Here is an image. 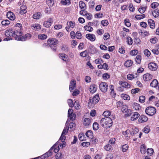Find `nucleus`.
I'll return each mask as SVG.
<instances>
[{"label": "nucleus", "instance_id": "42", "mask_svg": "<svg viewBox=\"0 0 159 159\" xmlns=\"http://www.w3.org/2000/svg\"><path fill=\"white\" fill-rule=\"evenodd\" d=\"M93 129L95 130H97L99 128V125L97 122H94L93 125Z\"/></svg>", "mask_w": 159, "mask_h": 159}, {"label": "nucleus", "instance_id": "38", "mask_svg": "<svg viewBox=\"0 0 159 159\" xmlns=\"http://www.w3.org/2000/svg\"><path fill=\"white\" fill-rule=\"evenodd\" d=\"M147 154L150 156L152 155L154 152V150L152 148H148L146 151Z\"/></svg>", "mask_w": 159, "mask_h": 159}, {"label": "nucleus", "instance_id": "52", "mask_svg": "<svg viewBox=\"0 0 159 159\" xmlns=\"http://www.w3.org/2000/svg\"><path fill=\"white\" fill-rule=\"evenodd\" d=\"M140 91V89L139 88L133 89L131 90V93L132 94H135Z\"/></svg>", "mask_w": 159, "mask_h": 159}, {"label": "nucleus", "instance_id": "25", "mask_svg": "<svg viewBox=\"0 0 159 159\" xmlns=\"http://www.w3.org/2000/svg\"><path fill=\"white\" fill-rule=\"evenodd\" d=\"M146 148L147 147L145 144H142L140 147V151L141 153L143 154H145L147 151Z\"/></svg>", "mask_w": 159, "mask_h": 159}, {"label": "nucleus", "instance_id": "6", "mask_svg": "<svg viewBox=\"0 0 159 159\" xmlns=\"http://www.w3.org/2000/svg\"><path fill=\"white\" fill-rule=\"evenodd\" d=\"M88 51L89 53L93 54H95L97 52V49L94 46L91 44L89 46Z\"/></svg>", "mask_w": 159, "mask_h": 159}, {"label": "nucleus", "instance_id": "14", "mask_svg": "<svg viewBox=\"0 0 159 159\" xmlns=\"http://www.w3.org/2000/svg\"><path fill=\"white\" fill-rule=\"evenodd\" d=\"M148 67L150 70L154 71L157 69V66L155 63L152 62L148 64Z\"/></svg>", "mask_w": 159, "mask_h": 159}, {"label": "nucleus", "instance_id": "64", "mask_svg": "<svg viewBox=\"0 0 159 159\" xmlns=\"http://www.w3.org/2000/svg\"><path fill=\"white\" fill-rule=\"evenodd\" d=\"M101 24L104 26H107L109 24L108 21L107 20H102L101 21Z\"/></svg>", "mask_w": 159, "mask_h": 159}, {"label": "nucleus", "instance_id": "33", "mask_svg": "<svg viewBox=\"0 0 159 159\" xmlns=\"http://www.w3.org/2000/svg\"><path fill=\"white\" fill-rule=\"evenodd\" d=\"M42 14L39 12H37L34 14L33 16V18L35 19H39L41 16Z\"/></svg>", "mask_w": 159, "mask_h": 159}, {"label": "nucleus", "instance_id": "1", "mask_svg": "<svg viewBox=\"0 0 159 159\" xmlns=\"http://www.w3.org/2000/svg\"><path fill=\"white\" fill-rule=\"evenodd\" d=\"M5 34L7 37L4 39V41L12 40V37H13L16 40L21 41L22 36L21 30H6Z\"/></svg>", "mask_w": 159, "mask_h": 159}, {"label": "nucleus", "instance_id": "15", "mask_svg": "<svg viewBox=\"0 0 159 159\" xmlns=\"http://www.w3.org/2000/svg\"><path fill=\"white\" fill-rule=\"evenodd\" d=\"M119 83L120 85L124 88H129L130 87V84L127 82L120 81H119Z\"/></svg>", "mask_w": 159, "mask_h": 159}, {"label": "nucleus", "instance_id": "55", "mask_svg": "<svg viewBox=\"0 0 159 159\" xmlns=\"http://www.w3.org/2000/svg\"><path fill=\"white\" fill-rule=\"evenodd\" d=\"M76 115L75 114V113H74L73 114H72V115H70V116H68V117L70 118L71 120H74L76 117Z\"/></svg>", "mask_w": 159, "mask_h": 159}, {"label": "nucleus", "instance_id": "53", "mask_svg": "<svg viewBox=\"0 0 159 159\" xmlns=\"http://www.w3.org/2000/svg\"><path fill=\"white\" fill-rule=\"evenodd\" d=\"M159 5V4L158 3L154 2H153L151 4V7L152 8L154 9L157 7Z\"/></svg>", "mask_w": 159, "mask_h": 159}, {"label": "nucleus", "instance_id": "45", "mask_svg": "<svg viewBox=\"0 0 159 159\" xmlns=\"http://www.w3.org/2000/svg\"><path fill=\"white\" fill-rule=\"evenodd\" d=\"M47 4L50 7H52L54 4V1L53 0H46Z\"/></svg>", "mask_w": 159, "mask_h": 159}, {"label": "nucleus", "instance_id": "27", "mask_svg": "<svg viewBox=\"0 0 159 159\" xmlns=\"http://www.w3.org/2000/svg\"><path fill=\"white\" fill-rule=\"evenodd\" d=\"M26 7L25 6H22L20 7V14L22 15L26 13Z\"/></svg>", "mask_w": 159, "mask_h": 159}, {"label": "nucleus", "instance_id": "50", "mask_svg": "<svg viewBox=\"0 0 159 159\" xmlns=\"http://www.w3.org/2000/svg\"><path fill=\"white\" fill-rule=\"evenodd\" d=\"M146 7H141L139 9L138 11L140 13L143 14L144 12L146 10Z\"/></svg>", "mask_w": 159, "mask_h": 159}, {"label": "nucleus", "instance_id": "28", "mask_svg": "<svg viewBox=\"0 0 159 159\" xmlns=\"http://www.w3.org/2000/svg\"><path fill=\"white\" fill-rule=\"evenodd\" d=\"M148 23L151 28L152 29H154L155 26V24L153 20L152 19L148 20Z\"/></svg>", "mask_w": 159, "mask_h": 159}, {"label": "nucleus", "instance_id": "10", "mask_svg": "<svg viewBox=\"0 0 159 159\" xmlns=\"http://www.w3.org/2000/svg\"><path fill=\"white\" fill-rule=\"evenodd\" d=\"M52 154V152H51V150H49L48 152H46L45 153L43 154L41 156L39 157L38 158L40 157L41 159H45L46 158H48V157L51 156Z\"/></svg>", "mask_w": 159, "mask_h": 159}, {"label": "nucleus", "instance_id": "58", "mask_svg": "<svg viewBox=\"0 0 159 159\" xmlns=\"http://www.w3.org/2000/svg\"><path fill=\"white\" fill-rule=\"evenodd\" d=\"M128 109V107L126 105H124L122 106L121 111L122 112L125 113Z\"/></svg>", "mask_w": 159, "mask_h": 159}, {"label": "nucleus", "instance_id": "30", "mask_svg": "<svg viewBox=\"0 0 159 159\" xmlns=\"http://www.w3.org/2000/svg\"><path fill=\"white\" fill-rule=\"evenodd\" d=\"M79 6L80 8L82 10L86 9V6L85 4L82 1H80L79 2Z\"/></svg>", "mask_w": 159, "mask_h": 159}, {"label": "nucleus", "instance_id": "62", "mask_svg": "<svg viewBox=\"0 0 159 159\" xmlns=\"http://www.w3.org/2000/svg\"><path fill=\"white\" fill-rule=\"evenodd\" d=\"M111 115V112L109 111H105L103 113V115L107 117Z\"/></svg>", "mask_w": 159, "mask_h": 159}, {"label": "nucleus", "instance_id": "26", "mask_svg": "<svg viewBox=\"0 0 159 159\" xmlns=\"http://www.w3.org/2000/svg\"><path fill=\"white\" fill-rule=\"evenodd\" d=\"M85 135L89 139H92L93 138V134L91 130H88L85 133Z\"/></svg>", "mask_w": 159, "mask_h": 159}, {"label": "nucleus", "instance_id": "3", "mask_svg": "<svg viewBox=\"0 0 159 159\" xmlns=\"http://www.w3.org/2000/svg\"><path fill=\"white\" fill-rule=\"evenodd\" d=\"M145 112L147 115L150 116H152L156 113V109L154 107L149 106L146 108Z\"/></svg>", "mask_w": 159, "mask_h": 159}, {"label": "nucleus", "instance_id": "7", "mask_svg": "<svg viewBox=\"0 0 159 159\" xmlns=\"http://www.w3.org/2000/svg\"><path fill=\"white\" fill-rule=\"evenodd\" d=\"M60 142V140H59L49 150H51V152H52V151L53 150L54 152L55 153H57L58 152L59 150V146L58 145V143L59 142Z\"/></svg>", "mask_w": 159, "mask_h": 159}, {"label": "nucleus", "instance_id": "5", "mask_svg": "<svg viewBox=\"0 0 159 159\" xmlns=\"http://www.w3.org/2000/svg\"><path fill=\"white\" fill-rule=\"evenodd\" d=\"M108 85L107 84L104 82H101L99 84V88L101 91L106 92L107 89Z\"/></svg>", "mask_w": 159, "mask_h": 159}, {"label": "nucleus", "instance_id": "34", "mask_svg": "<svg viewBox=\"0 0 159 159\" xmlns=\"http://www.w3.org/2000/svg\"><path fill=\"white\" fill-rule=\"evenodd\" d=\"M121 150L123 152H126L128 149L129 146L126 144H125L123 145H121Z\"/></svg>", "mask_w": 159, "mask_h": 159}, {"label": "nucleus", "instance_id": "49", "mask_svg": "<svg viewBox=\"0 0 159 159\" xmlns=\"http://www.w3.org/2000/svg\"><path fill=\"white\" fill-rule=\"evenodd\" d=\"M87 54L88 51L87 50H85L80 53V56L82 57H84L87 56Z\"/></svg>", "mask_w": 159, "mask_h": 159}, {"label": "nucleus", "instance_id": "4", "mask_svg": "<svg viewBox=\"0 0 159 159\" xmlns=\"http://www.w3.org/2000/svg\"><path fill=\"white\" fill-rule=\"evenodd\" d=\"M67 120L65 126L62 133L61 135L59 140L60 141L61 140L62 142L65 140L66 138L64 135L67 134L68 131V128H67V125H68V123H67Z\"/></svg>", "mask_w": 159, "mask_h": 159}, {"label": "nucleus", "instance_id": "29", "mask_svg": "<svg viewBox=\"0 0 159 159\" xmlns=\"http://www.w3.org/2000/svg\"><path fill=\"white\" fill-rule=\"evenodd\" d=\"M158 83L156 79L153 80L150 84V86L154 88H156L157 86Z\"/></svg>", "mask_w": 159, "mask_h": 159}, {"label": "nucleus", "instance_id": "21", "mask_svg": "<svg viewBox=\"0 0 159 159\" xmlns=\"http://www.w3.org/2000/svg\"><path fill=\"white\" fill-rule=\"evenodd\" d=\"M152 77V75L149 74H146L143 75V80L145 81H148L150 80Z\"/></svg>", "mask_w": 159, "mask_h": 159}, {"label": "nucleus", "instance_id": "19", "mask_svg": "<svg viewBox=\"0 0 159 159\" xmlns=\"http://www.w3.org/2000/svg\"><path fill=\"white\" fill-rule=\"evenodd\" d=\"M99 95H96L92 99H90L89 100V102H91L92 101L93 103L96 104L98 103L99 101Z\"/></svg>", "mask_w": 159, "mask_h": 159}, {"label": "nucleus", "instance_id": "44", "mask_svg": "<svg viewBox=\"0 0 159 159\" xmlns=\"http://www.w3.org/2000/svg\"><path fill=\"white\" fill-rule=\"evenodd\" d=\"M153 16L155 17H157L159 16V10H156L152 12Z\"/></svg>", "mask_w": 159, "mask_h": 159}, {"label": "nucleus", "instance_id": "46", "mask_svg": "<svg viewBox=\"0 0 159 159\" xmlns=\"http://www.w3.org/2000/svg\"><path fill=\"white\" fill-rule=\"evenodd\" d=\"M61 4L64 5H69L70 2V0H65L64 1H61Z\"/></svg>", "mask_w": 159, "mask_h": 159}, {"label": "nucleus", "instance_id": "39", "mask_svg": "<svg viewBox=\"0 0 159 159\" xmlns=\"http://www.w3.org/2000/svg\"><path fill=\"white\" fill-rule=\"evenodd\" d=\"M133 129V130L130 132V134L132 136H133L134 134H136L139 131L138 129L136 127L134 128Z\"/></svg>", "mask_w": 159, "mask_h": 159}, {"label": "nucleus", "instance_id": "63", "mask_svg": "<svg viewBox=\"0 0 159 159\" xmlns=\"http://www.w3.org/2000/svg\"><path fill=\"white\" fill-rule=\"evenodd\" d=\"M68 102L69 106L70 107H72L74 106L73 102L71 99H68Z\"/></svg>", "mask_w": 159, "mask_h": 159}, {"label": "nucleus", "instance_id": "12", "mask_svg": "<svg viewBox=\"0 0 159 159\" xmlns=\"http://www.w3.org/2000/svg\"><path fill=\"white\" fill-rule=\"evenodd\" d=\"M148 118L145 115H143L139 116V122L141 123H143L147 121Z\"/></svg>", "mask_w": 159, "mask_h": 159}, {"label": "nucleus", "instance_id": "2", "mask_svg": "<svg viewBox=\"0 0 159 159\" xmlns=\"http://www.w3.org/2000/svg\"><path fill=\"white\" fill-rule=\"evenodd\" d=\"M113 122L111 118L107 117L102 119L100 120V123L102 127H104L105 125L107 126V127H110L112 125Z\"/></svg>", "mask_w": 159, "mask_h": 159}, {"label": "nucleus", "instance_id": "22", "mask_svg": "<svg viewBox=\"0 0 159 159\" xmlns=\"http://www.w3.org/2000/svg\"><path fill=\"white\" fill-rule=\"evenodd\" d=\"M97 90V86L94 84H92L90 86V91L91 93H95Z\"/></svg>", "mask_w": 159, "mask_h": 159}, {"label": "nucleus", "instance_id": "17", "mask_svg": "<svg viewBox=\"0 0 159 159\" xmlns=\"http://www.w3.org/2000/svg\"><path fill=\"white\" fill-rule=\"evenodd\" d=\"M67 26L66 27V30L67 29H72L75 26V23L73 22L70 21L68 22L67 23Z\"/></svg>", "mask_w": 159, "mask_h": 159}, {"label": "nucleus", "instance_id": "61", "mask_svg": "<svg viewBox=\"0 0 159 159\" xmlns=\"http://www.w3.org/2000/svg\"><path fill=\"white\" fill-rule=\"evenodd\" d=\"M145 99V97L143 96H141L139 98V101L141 103H143Z\"/></svg>", "mask_w": 159, "mask_h": 159}, {"label": "nucleus", "instance_id": "43", "mask_svg": "<svg viewBox=\"0 0 159 159\" xmlns=\"http://www.w3.org/2000/svg\"><path fill=\"white\" fill-rule=\"evenodd\" d=\"M141 60V56L139 55H137L135 58V61L138 64H139Z\"/></svg>", "mask_w": 159, "mask_h": 159}, {"label": "nucleus", "instance_id": "36", "mask_svg": "<svg viewBox=\"0 0 159 159\" xmlns=\"http://www.w3.org/2000/svg\"><path fill=\"white\" fill-rule=\"evenodd\" d=\"M133 106L135 110L136 111L139 110L141 108L140 105L137 103H134Z\"/></svg>", "mask_w": 159, "mask_h": 159}, {"label": "nucleus", "instance_id": "11", "mask_svg": "<svg viewBox=\"0 0 159 159\" xmlns=\"http://www.w3.org/2000/svg\"><path fill=\"white\" fill-rule=\"evenodd\" d=\"M92 122L91 119L89 118H84L83 120V124L86 127L89 126Z\"/></svg>", "mask_w": 159, "mask_h": 159}, {"label": "nucleus", "instance_id": "35", "mask_svg": "<svg viewBox=\"0 0 159 159\" xmlns=\"http://www.w3.org/2000/svg\"><path fill=\"white\" fill-rule=\"evenodd\" d=\"M104 147L105 149L107 151H111L113 149L112 146L110 144L105 145Z\"/></svg>", "mask_w": 159, "mask_h": 159}, {"label": "nucleus", "instance_id": "57", "mask_svg": "<svg viewBox=\"0 0 159 159\" xmlns=\"http://www.w3.org/2000/svg\"><path fill=\"white\" fill-rule=\"evenodd\" d=\"M138 53V50L134 49L131 51L130 52V54L132 56H135Z\"/></svg>", "mask_w": 159, "mask_h": 159}, {"label": "nucleus", "instance_id": "18", "mask_svg": "<svg viewBox=\"0 0 159 159\" xmlns=\"http://www.w3.org/2000/svg\"><path fill=\"white\" fill-rule=\"evenodd\" d=\"M7 17L10 20H13L15 19V16L14 13L11 11H8L7 14Z\"/></svg>", "mask_w": 159, "mask_h": 159}, {"label": "nucleus", "instance_id": "8", "mask_svg": "<svg viewBox=\"0 0 159 159\" xmlns=\"http://www.w3.org/2000/svg\"><path fill=\"white\" fill-rule=\"evenodd\" d=\"M47 42L50 45L54 46L56 45L58 43V41L55 38H52L48 39Z\"/></svg>", "mask_w": 159, "mask_h": 159}, {"label": "nucleus", "instance_id": "59", "mask_svg": "<svg viewBox=\"0 0 159 159\" xmlns=\"http://www.w3.org/2000/svg\"><path fill=\"white\" fill-rule=\"evenodd\" d=\"M124 22L125 23V25L127 27H129L130 26L131 24L129 22V19H125L124 20Z\"/></svg>", "mask_w": 159, "mask_h": 159}, {"label": "nucleus", "instance_id": "51", "mask_svg": "<svg viewBox=\"0 0 159 159\" xmlns=\"http://www.w3.org/2000/svg\"><path fill=\"white\" fill-rule=\"evenodd\" d=\"M152 52L155 54L157 55L159 54V45L157 46V48L152 50Z\"/></svg>", "mask_w": 159, "mask_h": 159}, {"label": "nucleus", "instance_id": "20", "mask_svg": "<svg viewBox=\"0 0 159 159\" xmlns=\"http://www.w3.org/2000/svg\"><path fill=\"white\" fill-rule=\"evenodd\" d=\"M76 81L74 80H72L70 82L69 85V90L71 91L75 88Z\"/></svg>", "mask_w": 159, "mask_h": 159}, {"label": "nucleus", "instance_id": "41", "mask_svg": "<svg viewBox=\"0 0 159 159\" xmlns=\"http://www.w3.org/2000/svg\"><path fill=\"white\" fill-rule=\"evenodd\" d=\"M125 113V116L128 117L130 116L132 113V110L130 109H128L126 111Z\"/></svg>", "mask_w": 159, "mask_h": 159}, {"label": "nucleus", "instance_id": "23", "mask_svg": "<svg viewBox=\"0 0 159 159\" xmlns=\"http://www.w3.org/2000/svg\"><path fill=\"white\" fill-rule=\"evenodd\" d=\"M140 116V114L137 112H134L132 116L131 117L130 120L132 121H134L137 119Z\"/></svg>", "mask_w": 159, "mask_h": 159}, {"label": "nucleus", "instance_id": "9", "mask_svg": "<svg viewBox=\"0 0 159 159\" xmlns=\"http://www.w3.org/2000/svg\"><path fill=\"white\" fill-rule=\"evenodd\" d=\"M59 58L66 62H68L69 60V58L68 56L64 53H61L59 54Z\"/></svg>", "mask_w": 159, "mask_h": 159}, {"label": "nucleus", "instance_id": "60", "mask_svg": "<svg viewBox=\"0 0 159 159\" xmlns=\"http://www.w3.org/2000/svg\"><path fill=\"white\" fill-rule=\"evenodd\" d=\"M110 35L108 33H105L103 36V39L105 40H107L109 39L110 38Z\"/></svg>", "mask_w": 159, "mask_h": 159}, {"label": "nucleus", "instance_id": "48", "mask_svg": "<svg viewBox=\"0 0 159 159\" xmlns=\"http://www.w3.org/2000/svg\"><path fill=\"white\" fill-rule=\"evenodd\" d=\"M145 16V15L144 14L136 15L135 16V18L136 19L140 20L141 19L143 18Z\"/></svg>", "mask_w": 159, "mask_h": 159}, {"label": "nucleus", "instance_id": "37", "mask_svg": "<svg viewBox=\"0 0 159 159\" xmlns=\"http://www.w3.org/2000/svg\"><path fill=\"white\" fill-rule=\"evenodd\" d=\"M121 98L124 100H129L130 99V97L128 95L125 94H122L121 95Z\"/></svg>", "mask_w": 159, "mask_h": 159}, {"label": "nucleus", "instance_id": "54", "mask_svg": "<svg viewBox=\"0 0 159 159\" xmlns=\"http://www.w3.org/2000/svg\"><path fill=\"white\" fill-rule=\"evenodd\" d=\"M127 42L128 44L129 45H131L133 43V40L130 37H128L127 38Z\"/></svg>", "mask_w": 159, "mask_h": 159}, {"label": "nucleus", "instance_id": "56", "mask_svg": "<svg viewBox=\"0 0 159 159\" xmlns=\"http://www.w3.org/2000/svg\"><path fill=\"white\" fill-rule=\"evenodd\" d=\"M75 37H76V38L78 39H80L82 37V35H81V33L79 31H78L76 33Z\"/></svg>", "mask_w": 159, "mask_h": 159}, {"label": "nucleus", "instance_id": "31", "mask_svg": "<svg viewBox=\"0 0 159 159\" xmlns=\"http://www.w3.org/2000/svg\"><path fill=\"white\" fill-rule=\"evenodd\" d=\"M32 29H41V26L38 23L33 24L32 25Z\"/></svg>", "mask_w": 159, "mask_h": 159}, {"label": "nucleus", "instance_id": "16", "mask_svg": "<svg viewBox=\"0 0 159 159\" xmlns=\"http://www.w3.org/2000/svg\"><path fill=\"white\" fill-rule=\"evenodd\" d=\"M53 22V20L52 18H49L48 21H44L43 24V26L47 28L49 27L51 25L52 23Z\"/></svg>", "mask_w": 159, "mask_h": 159}, {"label": "nucleus", "instance_id": "13", "mask_svg": "<svg viewBox=\"0 0 159 159\" xmlns=\"http://www.w3.org/2000/svg\"><path fill=\"white\" fill-rule=\"evenodd\" d=\"M86 37L89 40L93 42L94 41L96 38L95 35L91 34H87L86 35Z\"/></svg>", "mask_w": 159, "mask_h": 159}, {"label": "nucleus", "instance_id": "47", "mask_svg": "<svg viewBox=\"0 0 159 159\" xmlns=\"http://www.w3.org/2000/svg\"><path fill=\"white\" fill-rule=\"evenodd\" d=\"M47 35L45 34H39L38 36V39L42 40L45 39L47 38Z\"/></svg>", "mask_w": 159, "mask_h": 159}, {"label": "nucleus", "instance_id": "40", "mask_svg": "<svg viewBox=\"0 0 159 159\" xmlns=\"http://www.w3.org/2000/svg\"><path fill=\"white\" fill-rule=\"evenodd\" d=\"M79 139L80 141H83L85 140V136L84 135V134L82 133L79 134L78 135Z\"/></svg>", "mask_w": 159, "mask_h": 159}, {"label": "nucleus", "instance_id": "32", "mask_svg": "<svg viewBox=\"0 0 159 159\" xmlns=\"http://www.w3.org/2000/svg\"><path fill=\"white\" fill-rule=\"evenodd\" d=\"M133 62L131 60H128L125 61L124 63V65L127 67H129L132 66Z\"/></svg>", "mask_w": 159, "mask_h": 159}, {"label": "nucleus", "instance_id": "24", "mask_svg": "<svg viewBox=\"0 0 159 159\" xmlns=\"http://www.w3.org/2000/svg\"><path fill=\"white\" fill-rule=\"evenodd\" d=\"M32 36L30 34H27L25 35H22L21 41H25L26 40L30 39Z\"/></svg>", "mask_w": 159, "mask_h": 159}]
</instances>
